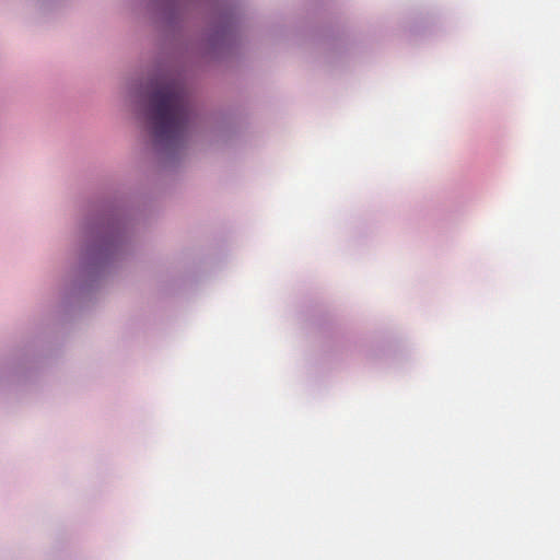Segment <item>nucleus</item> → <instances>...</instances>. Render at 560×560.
I'll use <instances>...</instances> for the list:
<instances>
[{"label": "nucleus", "mask_w": 560, "mask_h": 560, "mask_svg": "<svg viewBox=\"0 0 560 560\" xmlns=\"http://www.w3.org/2000/svg\"><path fill=\"white\" fill-rule=\"evenodd\" d=\"M145 118L156 143H179L186 137L190 122L189 100L183 85L175 80L156 81Z\"/></svg>", "instance_id": "f257e3e1"}]
</instances>
